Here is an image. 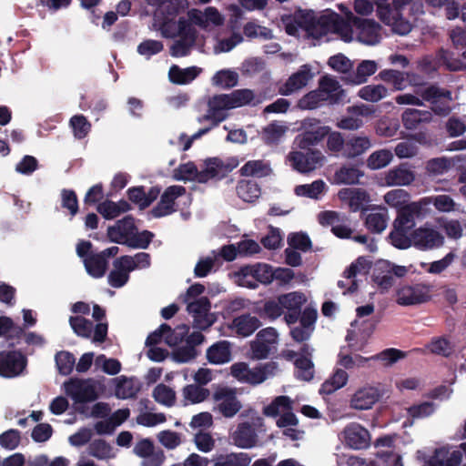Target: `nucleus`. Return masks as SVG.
<instances>
[{
	"instance_id": "1",
	"label": "nucleus",
	"mask_w": 466,
	"mask_h": 466,
	"mask_svg": "<svg viewBox=\"0 0 466 466\" xmlns=\"http://www.w3.org/2000/svg\"><path fill=\"white\" fill-rule=\"evenodd\" d=\"M283 22L285 31L289 35L297 36L300 30L307 37L320 38V31L317 27L320 25V19H317L311 10L299 9L292 15L284 19Z\"/></svg>"
},
{
	"instance_id": "2",
	"label": "nucleus",
	"mask_w": 466,
	"mask_h": 466,
	"mask_svg": "<svg viewBox=\"0 0 466 466\" xmlns=\"http://www.w3.org/2000/svg\"><path fill=\"white\" fill-rule=\"evenodd\" d=\"M422 100L430 104L431 111L439 116H447L452 110V92L437 84H431L420 92Z\"/></svg>"
},
{
	"instance_id": "3",
	"label": "nucleus",
	"mask_w": 466,
	"mask_h": 466,
	"mask_svg": "<svg viewBox=\"0 0 466 466\" xmlns=\"http://www.w3.org/2000/svg\"><path fill=\"white\" fill-rule=\"evenodd\" d=\"M65 393L76 403H87L98 399L94 379L70 378L64 383Z\"/></svg>"
},
{
	"instance_id": "4",
	"label": "nucleus",
	"mask_w": 466,
	"mask_h": 466,
	"mask_svg": "<svg viewBox=\"0 0 466 466\" xmlns=\"http://www.w3.org/2000/svg\"><path fill=\"white\" fill-rule=\"evenodd\" d=\"M27 358L20 350L0 351V376L13 379L24 374L27 367Z\"/></svg>"
},
{
	"instance_id": "5",
	"label": "nucleus",
	"mask_w": 466,
	"mask_h": 466,
	"mask_svg": "<svg viewBox=\"0 0 466 466\" xmlns=\"http://www.w3.org/2000/svg\"><path fill=\"white\" fill-rule=\"evenodd\" d=\"M291 409L292 405L289 397L279 396L264 408L263 413L266 416L276 417L279 414L280 410H284V413L280 415L277 420V426L279 428H287L288 426H296L299 423Z\"/></svg>"
},
{
	"instance_id": "6",
	"label": "nucleus",
	"mask_w": 466,
	"mask_h": 466,
	"mask_svg": "<svg viewBox=\"0 0 466 466\" xmlns=\"http://www.w3.org/2000/svg\"><path fill=\"white\" fill-rule=\"evenodd\" d=\"M413 246L420 250L439 248L444 244V236L435 228L426 224L412 231Z\"/></svg>"
},
{
	"instance_id": "7",
	"label": "nucleus",
	"mask_w": 466,
	"mask_h": 466,
	"mask_svg": "<svg viewBox=\"0 0 466 466\" xmlns=\"http://www.w3.org/2000/svg\"><path fill=\"white\" fill-rule=\"evenodd\" d=\"M306 302V296L300 292H289L279 296L284 319L288 325L290 326L298 322L303 315L302 307Z\"/></svg>"
},
{
	"instance_id": "8",
	"label": "nucleus",
	"mask_w": 466,
	"mask_h": 466,
	"mask_svg": "<svg viewBox=\"0 0 466 466\" xmlns=\"http://www.w3.org/2000/svg\"><path fill=\"white\" fill-rule=\"evenodd\" d=\"M302 132L295 138V143L301 150L314 151L313 147L320 142V120L305 118L301 121Z\"/></svg>"
},
{
	"instance_id": "9",
	"label": "nucleus",
	"mask_w": 466,
	"mask_h": 466,
	"mask_svg": "<svg viewBox=\"0 0 466 466\" xmlns=\"http://www.w3.org/2000/svg\"><path fill=\"white\" fill-rule=\"evenodd\" d=\"M431 286L417 283L404 286L397 291V302L402 306L424 303L431 299Z\"/></svg>"
},
{
	"instance_id": "10",
	"label": "nucleus",
	"mask_w": 466,
	"mask_h": 466,
	"mask_svg": "<svg viewBox=\"0 0 466 466\" xmlns=\"http://www.w3.org/2000/svg\"><path fill=\"white\" fill-rule=\"evenodd\" d=\"M348 18L358 31V39L360 42L366 45H376L380 42L381 26L375 20L358 17L352 14Z\"/></svg>"
},
{
	"instance_id": "11",
	"label": "nucleus",
	"mask_w": 466,
	"mask_h": 466,
	"mask_svg": "<svg viewBox=\"0 0 466 466\" xmlns=\"http://www.w3.org/2000/svg\"><path fill=\"white\" fill-rule=\"evenodd\" d=\"M213 399L215 401H219L218 409L225 418L234 417L242 408L235 389L218 388L213 394Z\"/></svg>"
},
{
	"instance_id": "12",
	"label": "nucleus",
	"mask_w": 466,
	"mask_h": 466,
	"mask_svg": "<svg viewBox=\"0 0 466 466\" xmlns=\"http://www.w3.org/2000/svg\"><path fill=\"white\" fill-rule=\"evenodd\" d=\"M186 193V188L183 186H170L167 187L160 197L159 202L151 210L154 218H162L168 216L176 211L175 201L178 197Z\"/></svg>"
},
{
	"instance_id": "13",
	"label": "nucleus",
	"mask_w": 466,
	"mask_h": 466,
	"mask_svg": "<svg viewBox=\"0 0 466 466\" xmlns=\"http://www.w3.org/2000/svg\"><path fill=\"white\" fill-rule=\"evenodd\" d=\"M347 102V93L339 81L328 75L322 76V106L344 105Z\"/></svg>"
},
{
	"instance_id": "14",
	"label": "nucleus",
	"mask_w": 466,
	"mask_h": 466,
	"mask_svg": "<svg viewBox=\"0 0 466 466\" xmlns=\"http://www.w3.org/2000/svg\"><path fill=\"white\" fill-rule=\"evenodd\" d=\"M137 228L135 224V218L131 215L124 217L116 222L114 226L107 228V237L111 242L116 244H126V239L131 238Z\"/></svg>"
},
{
	"instance_id": "15",
	"label": "nucleus",
	"mask_w": 466,
	"mask_h": 466,
	"mask_svg": "<svg viewBox=\"0 0 466 466\" xmlns=\"http://www.w3.org/2000/svg\"><path fill=\"white\" fill-rule=\"evenodd\" d=\"M343 434L345 443L354 450H362L370 446V432L359 423L352 422L347 425Z\"/></svg>"
},
{
	"instance_id": "16",
	"label": "nucleus",
	"mask_w": 466,
	"mask_h": 466,
	"mask_svg": "<svg viewBox=\"0 0 466 466\" xmlns=\"http://www.w3.org/2000/svg\"><path fill=\"white\" fill-rule=\"evenodd\" d=\"M293 151L288 155V159L292 167L300 172L308 173L316 168V165L320 161V152L316 151Z\"/></svg>"
},
{
	"instance_id": "17",
	"label": "nucleus",
	"mask_w": 466,
	"mask_h": 466,
	"mask_svg": "<svg viewBox=\"0 0 466 466\" xmlns=\"http://www.w3.org/2000/svg\"><path fill=\"white\" fill-rule=\"evenodd\" d=\"M312 77L313 74L310 66L309 65H303L279 86V92L283 96H289L306 86Z\"/></svg>"
},
{
	"instance_id": "18",
	"label": "nucleus",
	"mask_w": 466,
	"mask_h": 466,
	"mask_svg": "<svg viewBox=\"0 0 466 466\" xmlns=\"http://www.w3.org/2000/svg\"><path fill=\"white\" fill-rule=\"evenodd\" d=\"M318 318L317 310L306 307L303 310V315L299 319V325L290 329V335L292 339L297 342H303L307 340L312 330L313 325Z\"/></svg>"
},
{
	"instance_id": "19",
	"label": "nucleus",
	"mask_w": 466,
	"mask_h": 466,
	"mask_svg": "<svg viewBox=\"0 0 466 466\" xmlns=\"http://www.w3.org/2000/svg\"><path fill=\"white\" fill-rule=\"evenodd\" d=\"M350 21H346L341 15L329 9L322 11V35L328 32L346 35L351 31Z\"/></svg>"
},
{
	"instance_id": "20",
	"label": "nucleus",
	"mask_w": 466,
	"mask_h": 466,
	"mask_svg": "<svg viewBox=\"0 0 466 466\" xmlns=\"http://www.w3.org/2000/svg\"><path fill=\"white\" fill-rule=\"evenodd\" d=\"M347 218L336 211H322V226H330V231L339 238H350L351 228L346 224Z\"/></svg>"
},
{
	"instance_id": "21",
	"label": "nucleus",
	"mask_w": 466,
	"mask_h": 466,
	"mask_svg": "<svg viewBox=\"0 0 466 466\" xmlns=\"http://www.w3.org/2000/svg\"><path fill=\"white\" fill-rule=\"evenodd\" d=\"M422 207L420 203L412 202L404 205L398 209V215L393 222V228H400L410 230L415 226V218L421 214Z\"/></svg>"
},
{
	"instance_id": "22",
	"label": "nucleus",
	"mask_w": 466,
	"mask_h": 466,
	"mask_svg": "<svg viewBox=\"0 0 466 466\" xmlns=\"http://www.w3.org/2000/svg\"><path fill=\"white\" fill-rule=\"evenodd\" d=\"M24 334V327L15 325L10 317L0 316V338H5L9 349L15 348L20 343Z\"/></svg>"
},
{
	"instance_id": "23",
	"label": "nucleus",
	"mask_w": 466,
	"mask_h": 466,
	"mask_svg": "<svg viewBox=\"0 0 466 466\" xmlns=\"http://www.w3.org/2000/svg\"><path fill=\"white\" fill-rule=\"evenodd\" d=\"M380 398V392L376 387L359 389L350 400V406L355 410H369Z\"/></svg>"
},
{
	"instance_id": "24",
	"label": "nucleus",
	"mask_w": 466,
	"mask_h": 466,
	"mask_svg": "<svg viewBox=\"0 0 466 466\" xmlns=\"http://www.w3.org/2000/svg\"><path fill=\"white\" fill-rule=\"evenodd\" d=\"M238 276L242 278L252 277L256 281L262 284H269L274 279V269L265 263L245 266L239 269Z\"/></svg>"
},
{
	"instance_id": "25",
	"label": "nucleus",
	"mask_w": 466,
	"mask_h": 466,
	"mask_svg": "<svg viewBox=\"0 0 466 466\" xmlns=\"http://www.w3.org/2000/svg\"><path fill=\"white\" fill-rule=\"evenodd\" d=\"M406 352L395 349V348H389L381 352L375 354L370 358H365L360 355H356L355 360V365L360 367L364 366L366 362L369 360H380L383 363L384 366H391L392 364L396 363L398 360L404 359L406 357Z\"/></svg>"
},
{
	"instance_id": "26",
	"label": "nucleus",
	"mask_w": 466,
	"mask_h": 466,
	"mask_svg": "<svg viewBox=\"0 0 466 466\" xmlns=\"http://www.w3.org/2000/svg\"><path fill=\"white\" fill-rule=\"evenodd\" d=\"M370 268V262L364 257H359L353 261L343 272V277L347 280H350L348 288L349 293H354L359 289V282L356 279L358 274H366Z\"/></svg>"
},
{
	"instance_id": "27",
	"label": "nucleus",
	"mask_w": 466,
	"mask_h": 466,
	"mask_svg": "<svg viewBox=\"0 0 466 466\" xmlns=\"http://www.w3.org/2000/svg\"><path fill=\"white\" fill-rule=\"evenodd\" d=\"M261 326V321L250 313L241 314L233 319L232 329L242 337H248Z\"/></svg>"
},
{
	"instance_id": "28",
	"label": "nucleus",
	"mask_w": 466,
	"mask_h": 466,
	"mask_svg": "<svg viewBox=\"0 0 466 466\" xmlns=\"http://www.w3.org/2000/svg\"><path fill=\"white\" fill-rule=\"evenodd\" d=\"M310 352L309 351L308 345L301 347V353L299 357L295 359L294 365L296 368L295 376L297 379L309 381L313 378L314 365L310 360Z\"/></svg>"
},
{
	"instance_id": "29",
	"label": "nucleus",
	"mask_w": 466,
	"mask_h": 466,
	"mask_svg": "<svg viewBox=\"0 0 466 466\" xmlns=\"http://www.w3.org/2000/svg\"><path fill=\"white\" fill-rule=\"evenodd\" d=\"M415 179V175L405 164L390 169L385 176L388 186H408Z\"/></svg>"
},
{
	"instance_id": "30",
	"label": "nucleus",
	"mask_w": 466,
	"mask_h": 466,
	"mask_svg": "<svg viewBox=\"0 0 466 466\" xmlns=\"http://www.w3.org/2000/svg\"><path fill=\"white\" fill-rule=\"evenodd\" d=\"M372 280L381 290H388L394 285L395 278L389 268V261L380 260L375 264Z\"/></svg>"
},
{
	"instance_id": "31",
	"label": "nucleus",
	"mask_w": 466,
	"mask_h": 466,
	"mask_svg": "<svg viewBox=\"0 0 466 466\" xmlns=\"http://www.w3.org/2000/svg\"><path fill=\"white\" fill-rule=\"evenodd\" d=\"M207 359L211 364H224L231 360L230 343L220 340L207 350Z\"/></svg>"
},
{
	"instance_id": "32",
	"label": "nucleus",
	"mask_w": 466,
	"mask_h": 466,
	"mask_svg": "<svg viewBox=\"0 0 466 466\" xmlns=\"http://www.w3.org/2000/svg\"><path fill=\"white\" fill-rule=\"evenodd\" d=\"M338 196L340 200L349 204L352 212L360 210L363 203L369 198L367 192L361 188H342Z\"/></svg>"
},
{
	"instance_id": "33",
	"label": "nucleus",
	"mask_w": 466,
	"mask_h": 466,
	"mask_svg": "<svg viewBox=\"0 0 466 466\" xmlns=\"http://www.w3.org/2000/svg\"><path fill=\"white\" fill-rule=\"evenodd\" d=\"M235 444L242 449H249L256 446L258 435L255 429L248 422L240 423L234 434Z\"/></svg>"
},
{
	"instance_id": "34",
	"label": "nucleus",
	"mask_w": 466,
	"mask_h": 466,
	"mask_svg": "<svg viewBox=\"0 0 466 466\" xmlns=\"http://www.w3.org/2000/svg\"><path fill=\"white\" fill-rule=\"evenodd\" d=\"M201 73V68L198 66H189L180 68L177 65H173L168 71L170 82L176 85H187L196 79Z\"/></svg>"
},
{
	"instance_id": "35",
	"label": "nucleus",
	"mask_w": 466,
	"mask_h": 466,
	"mask_svg": "<svg viewBox=\"0 0 466 466\" xmlns=\"http://www.w3.org/2000/svg\"><path fill=\"white\" fill-rule=\"evenodd\" d=\"M377 71V64L371 60H363L359 64L354 73L344 77V81L350 85H361L369 76Z\"/></svg>"
},
{
	"instance_id": "36",
	"label": "nucleus",
	"mask_w": 466,
	"mask_h": 466,
	"mask_svg": "<svg viewBox=\"0 0 466 466\" xmlns=\"http://www.w3.org/2000/svg\"><path fill=\"white\" fill-rule=\"evenodd\" d=\"M411 0H392L388 5H379V18L383 23L395 24L396 19L401 15L403 8L409 5Z\"/></svg>"
},
{
	"instance_id": "37",
	"label": "nucleus",
	"mask_w": 466,
	"mask_h": 466,
	"mask_svg": "<svg viewBox=\"0 0 466 466\" xmlns=\"http://www.w3.org/2000/svg\"><path fill=\"white\" fill-rule=\"evenodd\" d=\"M277 369L278 365L274 361L259 364L253 369H249L245 383L251 385L260 384L268 377L273 376Z\"/></svg>"
},
{
	"instance_id": "38",
	"label": "nucleus",
	"mask_w": 466,
	"mask_h": 466,
	"mask_svg": "<svg viewBox=\"0 0 466 466\" xmlns=\"http://www.w3.org/2000/svg\"><path fill=\"white\" fill-rule=\"evenodd\" d=\"M86 272L93 278H102L107 268L108 262L100 253H91L84 258Z\"/></svg>"
},
{
	"instance_id": "39",
	"label": "nucleus",
	"mask_w": 466,
	"mask_h": 466,
	"mask_svg": "<svg viewBox=\"0 0 466 466\" xmlns=\"http://www.w3.org/2000/svg\"><path fill=\"white\" fill-rule=\"evenodd\" d=\"M141 390V383L135 378L121 377L118 379V382L116 385V396L118 399H132Z\"/></svg>"
},
{
	"instance_id": "40",
	"label": "nucleus",
	"mask_w": 466,
	"mask_h": 466,
	"mask_svg": "<svg viewBox=\"0 0 466 466\" xmlns=\"http://www.w3.org/2000/svg\"><path fill=\"white\" fill-rule=\"evenodd\" d=\"M238 196L246 202H253L260 196V187L254 179H242L236 187Z\"/></svg>"
},
{
	"instance_id": "41",
	"label": "nucleus",
	"mask_w": 466,
	"mask_h": 466,
	"mask_svg": "<svg viewBox=\"0 0 466 466\" xmlns=\"http://www.w3.org/2000/svg\"><path fill=\"white\" fill-rule=\"evenodd\" d=\"M388 211L386 208H380L378 212H372L366 216L365 226L368 230L374 234H380L387 228Z\"/></svg>"
},
{
	"instance_id": "42",
	"label": "nucleus",
	"mask_w": 466,
	"mask_h": 466,
	"mask_svg": "<svg viewBox=\"0 0 466 466\" xmlns=\"http://www.w3.org/2000/svg\"><path fill=\"white\" fill-rule=\"evenodd\" d=\"M255 312L261 319L275 320L283 315L282 305L279 303V296L276 299L266 300L261 307H257Z\"/></svg>"
},
{
	"instance_id": "43",
	"label": "nucleus",
	"mask_w": 466,
	"mask_h": 466,
	"mask_svg": "<svg viewBox=\"0 0 466 466\" xmlns=\"http://www.w3.org/2000/svg\"><path fill=\"white\" fill-rule=\"evenodd\" d=\"M370 140L367 137H352L345 143V155L348 157H356L370 147Z\"/></svg>"
},
{
	"instance_id": "44",
	"label": "nucleus",
	"mask_w": 466,
	"mask_h": 466,
	"mask_svg": "<svg viewBox=\"0 0 466 466\" xmlns=\"http://www.w3.org/2000/svg\"><path fill=\"white\" fill-rule=\"evenodd\" d=\"M251 459L248 453L232 452L218 456L213 466H248Z\"/></svg>"
},
{
	"instance_id": "45",
	"label": "nucleus",
	"mask_w": 466,
	"mask_h": 466,
	"mask_svg": "<svg viewBox=\"0 0 466 466\" xmlns=\"http://www.w3.org/2000/svg\"><path fill=\"white\" fill-rule=\"evenodd\" d=\"M358 96L368 102L376 103L388 96V89L383 85H367L362 86Z\"/></svg>"
},
{
	"instance_id": "46",
	"label": "nucleus",
	"mask_w": 466,
	"mask_h": 466,
	"mask_svg": "<svg viewBox=\"0 0 466 466\" xmlns=\"http://www.w3.org/2000/svg\"><path fill=\"white\" fill-rule=\"evenodd\" d=\"M393 158V154L389 149L374 151L367 159V166L372 170H377L388 166Z\"/></svg>"
},
{
	"instance_id": "47",
	"label": "nucleus",
	"mask_w": 466,
	"mask_h": 466,
	"mask_svg": "<svg viewBox=\"0 0 466 466\" xmlns=\"http://www.w3.org/2000/svg\"><path fill=\"white\" fill-rule=\"evenodd\" d=\"M56 365L58 372L64 376L71 374L76 364V358L73 353L61 350L55 356Z\"/></svg>"
},
{
	"instance_id": "48",
	"label": "nucleus",
	"mask_w": 466,
	"mask_h": 466,
	"mask_svg": "<svg viewBox=\"0 0 466 466\" xmlns=\"http://www.w3.org/2000/svg\"><path fill=\"white\" fill-rule=\"evenodd\" d=\"M152 396L157 402L167 407H172L176 402V392L164 383L155 387Z\"/></svg>"
},
{
	"instance_id": "49",
	"label": "nucleus",
	"mask_w": 466,
	"mask_h": 466,
	"mask_svg": "<svg viewBox=\"0 0 466 466\" xmlns=\"http://www.w3.org/2000/svg\"><path fill=\"white\" fill-rule=\"evenodd\" d=\"M287 130V127L279 125L277 122H272L263 128V140L268 145L277 144L279 142L280 138L285 135Z\"/></svg>"
},
{
	"instance_id": "50",
	"label": "nucleus",
	"mask_w": 466,
	"mask_h": 466,
	"mask_svg": "<svg viewBox=\"0 0 466 466\" xmlns=\"http://www.w3.org/2000/svg\"><path fill=\"white\" fill-rule=\"evenodd\" d=\"M213 85L229 89L238 85V76L236 72L229 69L218 71L212 77Z\"/></svg>"
},
{
	"instance_id": "51",
	"label": "nucleus",
	"mask_w": 466,
	"mask_h": 466,
	"mask_svg": "<svg viewBox=\"0 0 466 466\" xmlns=\"http://www.w3.org/2000/svg\"><path fill=\"white\" fill-rule=\"evenodd\" d=\"M87 452L90 456L98 460H106L113 457L112 447L102 439L91 441L87 447Z\"/></svg>"
},
{
	"instance_id": "52",
	"label": "nucleus",
	"mask_w": 466,
	"mask_h": 466,
	"mask_svg": "<svg viewBox=\"0 0 466 466\" xmlns=\"http://www.w3.org/2000/svg\"><path fill=\"white\" fill-rule=\"evenodd\" d=\"M69 324L74 332L82 338L89 339L93 331V322L82 316H71Z\"/></svg>"
},
{
	"instance_id": "53",
	"label": "nucleus",
	"mask_w": 466,
	"mask_h": 466,
	"mask_svg": "<svg viewBox=\"0 0 466 466\" xmlns=\"http://www.w3.org/2000/svg\"><path fill=\"white\" fill-rule=\"evenodd\" d=\"M382 81L392 84L394 90H403L406 87L405 73L394 69H384L378 76Z\"/></svg>"
},
{
	"instance_id": "54",
	"label": "nucleus",
	"mask_w": 466,
	"mask_h": 466,
	"mask_svg": "<svg viewBox=\"0 0 466 466\" xmlns=\"http://www.w3.org/2000/svg\"><path fill=\"white\" fill-rule=\"evenodd\" d=\"M69 125L76 139L85 138L91 131V123L83 115H75L69 120Z\"/></svg>"
},
{
	"instance_id": "55",
	"label": "nucleus",
	"mask_w": 466,
	"mask_h": 466,
	"mask_svg": "<svg viewBox=\"0 0 466 466\" xmlns=\"http://www.w3.org/2000/svg\"><path fill=\"white\" fill-rule=\"evenodd\" d=\"M363 173L356 167H342L335 172V180L339 184H357Z\"/></svg>"
},
{
	"instance_id": "56",
	"label": "nucleus",
	"mask_w": 466,
	"mask_h": 466,
	"mask_svg": "<svg viewBox=\"0 0 466 466\" xmlns=\"http://www.w3.org/2000/svg\"><path fill=\"white\" fill-rule=\"evenodd\" d=\"M409 231L400 228H393L389 235L391 245L400 249H406L413 245L412 233L409 237Z\"/></svg>"
},
{
	"instance_id": "57",
	"label": "nucleus",
	"mask_w": 466,
	"mask_h": 466,
	"mask_svg": "<svg viewBox=\"0 0 466 466\" xmlns=\"http://www.w3.org/2000/svg\"><path fill=\"white\" fill-rule=\"evenodd\" d=\"M348 381V373L339 369L333 375L322 383V393L329 394L336 390L342 388Z\"/></svg>"
},
{
	"instance_id": "58",
	"label": "nucleus",
	"mask_w": 466,
	"mask_h": 466,
	"mask_svg": "<svg viewBox=\"0 0 466 466\" xmlns=\"http://www.w3.org/2000/svg\"><path fill=\"white\" fill-rule=\"evenodd\" d=\"M210 391L200 385L189 384L184 387L183 396L191 403H199L208 398Z\"/></svg>"
},
{
	"instance_id": "59",
	"label": "nucleus",
	"mask_w": 466,
	"mask_h": 466,
	"mask_svg": "<svg viewBox=\"0 0 466 466\" xmlns=\"http://www.w3.org/2000/svg\"><path fill=\"white\" fill-rule=\"evenodd\" d=\"M154 238V234L148 230H143L141 232L135 231L131 238H127L126 239V244L127 247L132 248H147L152 239Z\"/></svg>"
},
{
	"instance_id": "60",
	"label": "nucleus",
	"mask_w": 466,
	"mask_h": 466,
	"mask_svg": "<svg viewBox=\"0 0 466 466\" xmlns=\"http://www.w3.org/2000/svg\"><path fill=\"white\" fill-rule=\"evenodd\" d=\"M462 60L452 58L449 51L441 49L438 56L451 71H461L466 69V50L462 53Z\"/></svg>"
},
{
	"instance_id": "61",
	"label": "nucleus",
	"mask_w": 466,
	"mask_h": 466,
	"mask_svg": "<svg viewBox=\"0 0 466 466\" xmlns=\"http://www.w3.org/2000/svg\"><path fill=\"white\" fill-rule=\"evenodd\" d=\"M187 5V0H167L160 6L164 19L174 20Z\"/></svg>"
},
{
	"instance_id": "62",
	"label": "nucleus",
	"mask_w": 466,
	"mask_h": 466,
	"mask_svg": "<svg viewBox=\"0 0 466 466\" xmlns=\"http://www.w3.org/2000/svg\"><path fill=\"white\" fill-rule=\"evenodd\" d=\"M61 207L67 209L71 217H75L78 213V199L73 189H62Z\"/></svg>"
},
{
	"instance_id": "63",
	"label": "nucleus",
	"mask_w": 466,
	"mask_h": 466,
	"mask_svg": "<svg viewBox=\"0 0 466 466\" xmlns=\"http://www.w3.org/2000/svg\"><path fill=\"white\" fill-rule=\"evenodd\" d=\"M451 168V161L447 157L431 158L426 163V171L429 175L438 176L446 173Z\"/></svg>"
},
{
	"instance_id": "64",
	"label": "nucleus",
	"mask_w": 466,
	"mask_h": 466,
	"mask_svg": "<svg viewBox=\"0 0 466 466\" xmlns=\"http://www.w3.org/2000/svg\"><path fill=\"white\" fill-rule=\"evenodd\" d=\"M288 244L294 249H299L303 252L309 251L311 248V240L305 233H292L288 237Z\"/></svg>"
}]
</instances>
